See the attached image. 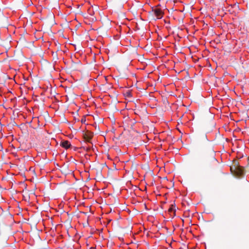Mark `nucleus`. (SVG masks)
<instances>
[{"mask_svg":"<svg viewBox=\"0 0 249 249\" xmlns=\"http://www.w3.org/2000/svg\"><path fill=\"white\" fill-rule=\"evenodd\" d=\"M231 170L234 172V174L238 177L241 176L244 173L243 167L240 166L231 167Z\"/></svg>","mask_w":249,"mask_h":249,"instance_id":"1","label":"nucleus"},{"mask_svg":"<svg viewBox=\"0 0 249 249\" xmlns=\"http://www.w3.org/2000/svg\"><path fill=\"white\" fill-rule=\"evenodd\" d=\"M153 11L154 13L155 16L158 19H160L162 18L163 16V12L160 8L156 7L153 9Z\"/></svg>","mask_w":249,"mask_h":249,"instance_id":"2","label":"nucleus"},{"mask_svg":"<svg viewBox=\"0 0 249 249\" xmlns=\"http://www.w3.org/2000/svg\"><path fill=\"white\" fill-rule=\"evenodd\" d=\"M60 146L66 149H68L71 147V145L69 141L63 140L61 142Z\"/></svg>","mask_w":249,"mask_h":249,"instance_id":"3","label":"nucleus"},{"mask_svg":"<svg viewBox=\"0 0 249 249\" xmlns=\"http://www.w3.org/2000/svg\"><path fill=\"white\" fill-rule=\"evenodd\" d=\"M169 211L170 212H172V211H173V209H172V208H170V209H169Z\"/></svg>","mask_w":249,"mask_h":249,"instance_id":"4","label":"nucleus"},{"mask_svg":"<svg viewBox=\"0 0 249 249\" xmlns=\"http://www.w3.org/2000/svg\"><path fill=\"white\" fill-rule=\"evenodd\" d=\"M91 137H92V136H89V139H90L91 138Z\"/></svg>","mask_w":249,"mask_h":249,"instance_id":"5","label":"nucleus"}]
</instances>
